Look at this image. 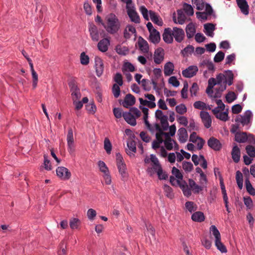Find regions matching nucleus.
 <instances>
[{"mask_svg": "<svg viewBox=\"0 0 255 255\" xmlns=\"http://www.w3.org/2000/svg\"><path fill=\"white\" fill-rule=\"evenodd\" d=\"M106 23H102L107 32L111 34L117 33L120 29L121 22L117 16L114 13H111L106 18Z\"/></svg>", "mask_w": 255, "mask_h": 255, "instance_id": "f257e3e1", "label": "nucleus"}, {"mask_svg": "<svg viewBox=\"0 0 255 255\" xmlns=\"http://www.w3.org/2000/svg\"><path fill=\"white\" fill-rule=\"evenodd\" d=\"M150 162H151L150 166L147 168L146 172L149 176H152L162 166L159 160L154 154H150V158L148 157L145 158V163H149Z\"/></svg>", "mask_w": 255, "mask_h": 255, "instance_id": "f03ea898", "label": "nucleus"}, {"mask_svg": "<svg viewBox=\"0 0 255 255\" xmlns=\"http://www.w3.org/2000/svg\"><path fill=\"white\" fill-rule=\"evenodd\" d=\"M141 116V112L135 107L131 108L129 112H124L123 117L126 122L132 126L136 125V119Z\"/></svg>", "mask_w": 255, "mask_h": 255, "instance_id": "7ed1b4c3", "label": "nucleus"}, {"mask_svg": "<svg viewBox=\"0 0 255 255\" xmlns=\"http://www.w3.org/2000/svg\"><path fill=\"white\" fill-rule=\"evenodd\" d=\"M210 232L215 237V244L217 248L222 253H227V250L221 242V235L217 227L215 225H212L210 228Z\"/></svg>", "mask_w": 255, "mask_h": 255, "instance_id": "20e7f679", "label": "nucleus"}, {"mask_svg": "<svg viewBox=\"0 0 255 255\" xmlns=\"http://www.w3.org/2000/svg\"><path fill=\"white\" fill-rule=\"evenodd\" d=\"M98 165L100 171L103 173V177L106 184L110 185L112 182V179L107 166L104 161L101 160L98 161Z\"/></svg>", "mask_w": 255, "mask_h": 255, "instance_id": "39448f33", "label": "nucleus"}, {"mask_svg": "<svg viewBox=\"0 0 255 255\" xmlns=\"http://www.w3.org/2000/svg\"><path fill=\"white\" fill-rule=\"evenodd\" d=\"M117 165L119 173L121 174L123 178L127 177L126 166L123 161V158L120 153L116 154Z\"/></svg>", "mask_w": 255, "mask_h": 255, "instance_id": "423d86ee", "label": "nucleus"}, {"mask_svg": "<svg viewBox=\"0 0 255 255\" xmlns=\"http://www.w3.org/2000/svg\"><path fill=\"white\" fill-rule=\"evenodd\" d=\"M127 14L131 22L139 23L140 19L139 16L136 11L134 5H132L126 8Z\"/></svg>", "mask_w": 255, "mask_h": 255, "instance_id": "0eeeda50", "label": "nucleus"}, {"mask_svg": "<svg viewBox=\"0 0 255 255\" xmlns=\"http://www.w3.org/2000/svg\"><path fill=\"white\" fill-rule=\"evenodd\" d=\"M252 115V112L248 110L244 113V115L238 116L235 119V122L238 124L240 123L243 126H244L250 123Z\"/></svg>", "mask_w": 255, "mask_h": 255, "instance_id": "6e6552de", "label": "nucleus"}, {"mask_svg": "<svg viewBox=\"0 0 255 255\" xmlns=\"http://www.w3.org/2000/svg\"><path fill=\"white\" fill-rule=\"evenodd\" d=\"M56 172L58 177L63 180H67L69 179L71 176V174L69 170L67 168L63 166L57 167Z\"/></svg>", "mask_w": 255, "mask_h": 255, "instance_id": "1a4fd4ad", "label": "nucleus"}, {"mask_svg": "<svg viewBox=\"0 0 255 255\" xmlns=\"http://www.w3.org/2000/svg\"><path fill=\"white\" fill-rule=\"evenodd\" d=\"M172 31L173 38H174L176 42L180 43L183 40L185 37V32L182 28L174 27Z\"/></svg>", "mask_w": 255, "mask_h": 255, "instance_id": "9d476101", "label": "nucleus"}, {"mask_svg": "<svg viewBox=\"0 0 255 255\" xmlns=\"http://www.w3.org/2000/svg\"><path fill=\"white\" fill-rule=\"evenodd\" d=\"M88 28L92 40L98 41L100 38V34L97 27L93 23H89Z\"/></svg>", "mask_w": 255, "mask_h": 255, "instance_id": "9b49d317", "label": "nucleus"}, {"mask_svg": "<svg viewBox=\"0 0 255 255\" xmlns=\"http://www.w3.org/2000/svg\"><path fill=\"white\" fill-rule=\"evenodd\" d=\"M198 71V68L197 66L192 65L183 70L182 74L183 77L190 78L194 76L197 74Z\"/></svg>", "mask_w": 255, "mask_h": 255, "instance_id": "f8f14e48", "label": "nucleus"}, {"mask_svg": "<svg viewBox=\"0 0 255 255\" xmlns=\"http://www.w3.org/2000/svg\"><path fill=\"white\" fill-rule=\"evenodd\" d=\"M69 85L70 87L72 100H78L80 99L81 97V94L80 92V89L78 88L77 86L74 82H71Z\"/></svg>", "mask_w": 255, "mask_h": 255, "instance_id": "ddd939ff", "label": "nucleus"}, {"mask_svg": "<svg viewBox=\"0 0 255 255\" xmlns=\"http://www.w3.org/2000/svg\"><path fill=\"white\" fill-rule=\"evenodd\" d=\"M200 117L205 127L209 128L211 126L212 119L209 113L205 111L200 112Z\"/></svg>", "mask_w": 255, "mask_h": 255, "instance_id": "4468645a", "label": "nucleus"}, {"mask_svg": "<svg viewBox=\"0 0 255 255\" xmlns=\"http://www.w3.org/2000/svg\"><path fill=\"white\" fill-rule=\"evenodd\" d=\"M95 69L97 76L100 77L104 72V64L102 59L99 57L95 58Z\"/></svg>", "mask_w": 255, "mask_h": 255, "instance_id": "2eb2a0df", "label": "nucleus"}, {"mask_svg": "<svg viewBox=\"0 0 255 255\" xmlns=\"http://www.w3.org/2000/svg\"><path fill=\"white\" fill-rule=\"evenodd\" d=\"M208 146L212 149L216 151L220 150L222 148V144L217 138L211 137L207 142Z\"/></svg>", "mask_w": 255, "mask_h": 255, "instance_id": "dca6fc26", "label": "nucleus"}, {"mask_svg": "<svg viewBox=\"0 0 255 255\" xmlns=\"http://www.w3.org/2000/svg\"><path fill=\"white\" fill-rule=\"evenodd\" d=\"M163 39L166 43H172L173 41L172 29L168 27L165 28L162 34Z\"/></svg>", "mask_w": 255, "mask_h": 255, "instance_id": "f3484780", "label": "nucleus"}, {"mask_svg": "<svg viewBox=\"0 0 255 255\" xmlns=\"http://www.w3.org/2000/svg\"><path fill=\"white\" fill-rule=\"evenodd\" d=\"M164 51L162 48H158L155 50L154 54V62L157 64H160L164 59Z\"/></svg>", "mask_w": 255, "mask_h": 255, "instance_id": "a211bd4d", "label": "nucleus"}, {"mask_svg": "<svg viewBox=\"0 0 255 255\" xmlns=\"http://www.w3.org/2000/svg\"><path fill=\"white\" fill-rule=\"evenodd\" d=\"M238 6L241 12L247 15L249 13V6L246 0H236Z\"/></svg>", "mask_w": 255, "mask_h": 255, "instance_id": "6ab92c4d", "label": "nucleus"}, {"mask_svg": "<svg viewBox=\"0 0 255 255\" xmlns=\"http://www.w3.org/2000/svg\"><path fill=\"white\" fill-rule=\"evenodd\" d=\"M167 135L163 136V142L166 148L170 150L173 148V145H177V142L169 136L168 133H167Z\"/></svg>", "mask_w": 255, "mask_h": 255, "instance_id": "aec40b11", "label": "nucleus"}, {"mask_svg": "<svg viewBox=\"0 0 255 255\" xmlns=\"http://www.w3.org/2000/svg\"><path fill=\"white\" fill-rule=\"evenodd\" d=\"M149 14L151 20L155 24L158 26H162L163 24V22L162 18L160 16L153 11L149 10Z\"/></svg>", "mask_w": 255, "mask_h": 255, "instance_id": "412c9836", "label": "nucleus"}, {"mask_svg": "<svg viewBox=\"0 0 255 255\" xmlns=\"http://www.w3.org/2000/svg\"><path fill=\"white\" fill-rule=\"evenodd\" d=\"M189 186L195 194L199 193L200 191L203 190L205 186L201 185H198L192 179H189L188 180Z\"/></svg>", "mask_w": 255, "mask_h": 255, "instance_id": "4be33fe9", "label": "nucleus"}, {"mask_svg": "<svg viewBox=\"0 0 255 255\" xmlns=\"http://www.w3.org/2000/svg\"><path fill=\"white\" fill-rule=\"evenodd\" d=\"M135 103V97L130 94H127L124 99L123 105L124 107L128 108L129 106H132Z\"/></svg>", "mask_w": 255, "mask_h": 255, "instance_id": "5701e85b", "label": "nucleus"}, {"mask_svg": "<svg viewBox=\"0 0 255 255\" xmlns=\"http://www.w3.org/2000/svg\"><path fill=\"white\" fill-rule=\"evenodd\" d=\"M110 40L108 38H104L99 42L98 48L101 52H105L108 50Z\"/></svg>", "mask_w": 255, "mask_h": 255, "instance_id": "b1692460", "label": "nucleus"}, {"mask_svg": "<svg viewBox=\"0 0 255 255\" xmlns=\"http://www.w3.org/2000/svg\"><path fill=\"white\" fill-rule=\"evenodd\" d=\"M178 140L181 143L185 142L188 138V134L186 129L184 128H180L177 132Z\"/></svg>", "mask_w": 255, "mask_h": 255, "instance_id": "393cba45", "label": "nucleus"}, {"mask_svg": "<svg viewBox=\"0 0 255 255\" xmlns=\"http://www.w3.org/2000/svg\"><path fill=\"white\" fill-rule=\"evenodd\" d=\"M138 46L139 49L144 53H148L149 51V46L147 42L141 37H139L138 39Z\"/></svg>", "mask_w": 255, "mask_h": 255, "instance_id": "a878e982", "label": "nucleus"}, {"mask_svg": "<svg viewBox=\"0 0 255 255\" xmlns=\"http://www.w3.org/2000/svg\"><path fill=\"white\" fill-rule=\"evenodd\" d=\"M204 28L205 29L204 32L206 34L210 37H213L214 31L215 30V25L211 23H206L204 25Z\"/></svg>", "mask_w": 255, "mask_h": 255, "instance_id": "bb28decb", "label": "nucleus"}, {"mask_svg": "<svg viewBox=\"0 0 255 255\" xmlns=\"http://www.w3.org/2000/svg\"><path fill=\"white\" fill-rule=\"evenodd\" d=\"M149 40L154 44L158 43L160 40L159 32L156 30L149 32Z\"/></svg>", "mask_w": 255, "mask_h": 255, "instance_id": "cd10ccee", "label": "nucleus"}, {"mask_svg": "<svg viewBox=\"0 0 255 255\" xmlns=\"http://www.w3.org/2000/svg\"><path fill=\"white\" fill-rule=\"evenodd\" d=\"M186 32L187 37L190 39L192 38L196 32V28L194 24L192 22L189 23L186 27Z\"/></svg>", "mask_w": 255, "mask_h": 255, "instance_id": "c85d7f7f", "label": "nucleus"}, {"mask_svg": "<svg viewBox=\"0 0 255 255\" xmlns=\"http://www.w3.org/2000/svg\"><path fill=\"white\" fill-rule=\"evenodd\" d=\"M241 151L237 145H235L232 151V158L235 162L238 163L240 159Z\"/></svg>", "mask_w": 255, "mask_h": 255, "instance_id": "c756f323", "label": "nucleus"}, {"mask_svg": "<svg viewBox=\"0 0 255 255\" xmlns=\"http://www.w3.org/2000/svg\"><path fill=\"white\" fill-rule=\"evenodd\" d=\"M235 140L239 143H244L247 141V133L246 132H239L235 134Z\"/></svg>", "mask_w": 255, "mask_h": 255, "instance_id": "7c9ffc66", "label": "nucleus"}, {"mask_svg": "<svg viewBox=\"0 0 255 255\" xmlns=\"http://www.w3.org/2000/svg\"><path fill=\"white\" fill-rule=\"evenodd\" d=\"M174 69V66L171 62H167L164 67V73L165 76H170L172 74Z\"/></svg>", "mask_w": 255, "mask_h": 255, "instance_id": "2f4dec72", "label": "nucleus"}, {"mask_svg": "<svg viewBox=\"0 0 255 255\" xmlns=\"http://www.w3.org/2000/svg\"><path fill=\"white\" fill-rule=\"evenodd\" d=\"M186 19V17L182 10H177V19L174 18L173 21L176 23L183 24L185 22Z\"/></svg>", "mask_w": 255, "mask_h": 255, "instance_id": "473e14b6", "label": "nucleus"}, {"mask_svg": "<svg viewBox=\"0 0 255 255\" xmlns=\"http://www.w3.org/2000/svg\"><path fill=\"white\" fill-rule=\"evenodd\" d=\"M191 219L195 222H201L204 221L205 216L203 212L197 211L192 214Z\"/></svg>", "mask_w": 255, "mask_h": 255, "instance_id": "72a5a7b5", "label": "nucleus"}, {"mask_svg": "<svg viewBox=\"0 0 255 255\" xmlns=\"http://www.w3.org/2000/svg\"><path fill=\"white\" fill-rule=\"evenodd\" d=\"M225 79V80L223 82L226 85L228 84L230 86L233 84L234 75L232 71L228 70L226 72V74Z\"/></svg>", "mask_w": 255, "mask_h": 255, "instance_id": "f704fd0d", "label": "nucleus"}, {"mask_svg": "<svg viewBox=\"0 0 255 255\" xmlns=\"http://www.w3.org/2000/svg\"><path fill=\"white\" fill-rule=\"evenodd\" d=\"M156 140L152 142V147L153 149H156L160 147V144L162 143L163 141V136H159V134L155 135Z\"/></svg>", "mask_w": 255, "mask_h": 255, "instance_id": "c9c22d12", "label": "nucleus"}, {"mask_svg": "<svg viewBox=\"0 0 255 255\" xmlns=\"http://www.w3.org/2000/svg\"><path fill=\"white\" fill-rule=\"evenodd\" d=\"M236 179L239 189H242L243 186V177L242 173L239 170L236 172Z\"/></svg>", "mask_w": 255, "mask_h": 255, "instance_id": "e433bc0d", "label": "nucleus"}, {"mask_svg": "<svg viewBox=\"0 0 255 255\" xmlns=\"http://www.w3.org/2000/svg\"><path fill=\"white\" fill-rule=\"evenodd\" d=\"M192 2L196 5V8L199 10L204 9L207 3L204 2V0H192Z\"/></svg>", "mask_w": 255, "mask_h": 255, "instance_id": "4c0bfd02", "label": "nucleus"}, {"mask_svg": "<svg viewBox=\"0 0 255 255\" xmlns=\"http://www.w3.org/2000/svg\"><path fill=\"white\" fill-rule=\"evenodd\" d=\"M139 101L140 103V106H146L149 108H154L156 106V104L155 102H149L146 100H144L142 98H139Z\"/></svg>", "mask_w": 255, "mask_h": 255, "instance_id": "58836bf2", "label": "nucleus"}, {"mask_svg": "<svg viewBox=\"0 0 255 255\" xmlns=\"http://www.w3.org/2000/svg\"><path fill=\"white\" fill-rule=\"evenodd\" d=\"M163 188L165 195L167 197L172 199L174 197V193L171 187L166 184H164Z\"/></svg>", "mask_w": 255, "mask_h": 255, "instance_id": "ea45409f", "label": "nucleus"}, {"mask_svg": "<svg viewBox=\"0 0 255 255\" xmlns=\"http://www.w3.org/2000/svg\"><path fill=\"white\" fill-rule=\"evenodd\" d=\"M180 187L185 196L189 197L191 195V190L186 183L180 184Z\"/></svg>", "mask_w": 255, "mask_h": 255, "instance_id": "a19ab883", "label": "nucleus"}, {"mask_svg": "<svg viewBox=\"0 0 255 255\" xmlns=\"http://www.w3.org/2000/svg\"><path fill=\"white\" fill-rule=\"evenodd\" d=\"M245 184H246V187L247 191L251 195H255V189L252 185L251 182H250L249 180L247 178L245 180Z\"/></svg>", "mask_w": 255, "mask_h": 255, "instance_id": "79ce46f5", "label": "nucleus"}, {"mask_svg": "<svg viewBox=\"0 0 255 255\" xmlns=\"http://www.w3.org/2000/svg\"><path fill=\"white\" fill-rule=\"evenodd\" d=\"M104 147L108 154L111 153L112 145L109 139L107 137H106L104 139Z\"/></svg>", "mask_w": 255, "mask_h": 255, "instance_id": "37998d69", "label": "nucleus"}, {"mask_svg": "<svg viewBox=\"0 0 255 255\" xmlns=\"http://www.w3.org/2000/svg\"><path fill=\"white\" fill-rule=\"evenodd\" d=\"M127 145L129 150H127V152L129 154L131 152H135L136 149L135 146V142L134 141L130 140L127 142Z\"/></svg>", "mask_w": 255, "mask_h": 255, "instance_id": "c03bdc74", "label": "nucleus"}, {"mask_svg": "<svg viewBox=\"0 0 255 255\" xmlns=\"http://www.w3.org/2000/svg\"><path fill=\"white\" fill-rule=\"evenodd\" d=\"M183 10L188 16H191L194 14L193 8L190 4L184 3L183 5Z\"/></svg>", "mask_w": 255, "mask_h": 255, "instance_id": "a18cd8bd", "label": "nucleus"}, {"mask_svg": "<svg viewBox=\"0 0 255 255\" xmlns=\"http://www.w3.org/2000/svg\"><path fill=\"white\" fill-rule=\"evenodd\" d=\"M215 117L216 118L224 122H226L229 120L228 113L227 111L223 112H220Z\"/></svg>", "mask_w": 255, "mask_h": 255, "instance_id": "49530a36", "label": "nucleus"}, {"mask_svg": "<svg viewBox=\"0 0 255 255\" xmlns=\"http://www.w3.org/2000/svg\"><path fill=\"white\" fill-rule=\"evenodd\" d=\"M157 174L158 178L159 180H166L168 178V175L165 171H164L162 168L158 169L155 173Z\"/></svg>", "mask_w": 255, "mask_h": 255, "instance_id": "de8ad7c7", "label": "nucleus"}, {"mask_svg": "<svg viewBox=\"0 0 255 255\" xmlns=\"http://www.w3.org/2000/svg\"><path fill=\"white\" fill-rule=\"evenodd\" d=\"M80 224V221L77 218H72L70 221V227L72 229H78Z\"/></svg>", "mask_w": 255, "mask_h": 255, "instance_id": "09e8293b", "label": "nucleus"}, {"mask_svg": "<svg viewBox=\"0 0 255 255\" xmlns=\"http://www.w3.org/2000/svg\"><path fill=\"white\" fill-rule=\"evenodd\" d=\"M114 81L116 82L115 84L122 86L123 84V78L122 75L120 73H117L114 75Z\"/></svg>", "mask_w": 255, "mask_h": 255, "instance_id": "8fccbe9b", "label": "nucleus"}, {"mask_svg": "<svg viewBox=\"0 0 255 255\" xmlns=\"http://www.w3.org/2000/svg\"><path fill=\"white\" fill-rule=\"evenodd\" d=\"M205 11H204L205 13H206L208 16H213L214 17H215V14L214 12V10L211 6V5L209 3H206V4L205 6L204 7Z\"/></svg>", "mask_w": 255, "mask_h": 255, "instance_id": "3c124183", "label": "nucleus"}, {"mask_svg": "<svg viewBox=\"0 0 255 255\" xmlns=\"http://www.w3.org/2000/svg\"><path fill=\"white\" fill-rule=\"evenodd\" d=\"M152 128H153V130L155 129L157 131L155 135L159 134V136L167 135V132H164L163 131L162 128L158 124H155L154 127Z\"/></svg>", "mask_w": 255, "mask_h": 255, "instance_id": "603ef678", "label": "nucleus"}, {"mask_svg": "<svg viewBox=\"0 0 255 255\" xmlns=\"http://www.w3.org/2000/svg\"><path fill=\"white\" fill-rule=\"evenodd\" d=\"M120 86H121L118 85L117 84H114L113 86L112 92L114 95V96L116 98H117L120 96L121 92Z\"/></svg>", "mask_w": 255, "mask_h": 255, "instance_id": "864d4df0", "label": "nucleus"}, {"mask_svg": "<svg viewBox=\"0 0 255 255\" xmlns=\"http://www.w3.org/2000/svg\"><path fill=\"white\" fill-rule=\"evenodd\" d=\"M226 99L228 103H231L237 99V96L234 92H229L226 95Z\"/></svg>", "mask_w": 255, "mask_h": 255, "instance_id": "5fc2aeb1", "label": "nucleus"}, {"mask_svg": "<svg viewBox=\"0 0 255 255\" xmlns=\"http://www.w3.org/2000/svg\"><path fill=\"white\" fill-rule=\"evenodd\" d=\"M175 109L176 112L180 115H183L187 112V108L183 104L177 105Z\"/></svg>", "mask_w": 255, "mask_h": 255, "instance_id": "6e6d98bb", "label": "nucleus"}, {"mask_svg": "<svg viewBox=\"0 0 255 255\" xmlns=\"http://www.w3.org/2000/svg\"><path fill=\"white\" fill-rule=\"evenodd\" d=\"M80 62L82 65H87L89 63V57L85 52H82L80 55Z\"/></svg>", "mask_w": 255, "mask_h": 255, "instance_id": "4d7b16f0", "label": "nucleus"}, {"mask_svg": "<svg viewBox=\"0 0 255 255\" xmlns=\"http://www.w3.org/2000/svg\"><path fill=\"white\" fill-rule=\"evenodd\" d=\"M225 53L220 51H219L215 56L214 61L215 62L219 63L221 62L224 58Z\"/></svg>", "mask_w": 255, "mask_h": 255, "instance_id": "13d9d810", "label": "nucleus"}, {"mask_svg": "<svg viewBox=\"0 0 255 255\" xmlns=\"http://www.w3.org/2000/svg\"><path fill=\"white\" fill-rule=\"evenodd\" d=\"M247 153L251 157H255V148L252 145H247L246 147Z\"/></svg>", "mask_w": 255, "mask_h": 255, "instance_id": "bf43d9fd", "label": "nucleus"}, {"mask_svg": "<svg viewBox=\"0 0 255 255\" xmlns=\"http://www.w3.org/2000/svg\"><path fill=\"white\" fill-rule=\"evenodd\" d=\"M182 166L183 169L187 172L191 171L193 168V165L190 162L184 161Z\"/></svg>", "mask_w": 255, "mask_h": 255, "instance_id": "052dcab7", "label": "nucleus"}, {"mask_svg": "<svg viewBox=\"0 0 255 255\" xmlns=\"http://www.w3.org/2000/svg\"><path fill=\"white\" fill-rule=\"evenodd\" d=\"M123 70L133 72L135 70L134 66L131 63L125 62L123 65Z\"/></svg>", "mask_w": 255, "mask_h": 255, "instance_id": "680f3d73", "label": "nucleus"}, {"mask_svg": "<svg viewBox=\"0 0 255 255\" xmlns=\"http://www.w3.org/2000/svg\"><path fill=\"white\" fill-rule=\"evenodd\" d=\"M44 167L46 170H51L52 169L51 165L50 160L48 159V156L44 155Z\"/></svg>", "mask_w": 255, "mask_h": 255, "instance_id": "e2e57ef3", "label": "nucleus"}, {"mask_svg": "<svg viewBox=\"0 0 255 255\" xmlns=\"http://www.w3.org/2000/svg\"><path fill=\"white\" fill-rule=\"evenodd\" d=\"M185 207L187 210H188L190 213L195 211L197 207L194 206V203L191 201L186 202L185 203Z\"/></svg>", "mask_w": 255, "mask_h": 255, "instance_id": "0e129e2a", "label": "nucleus"}, {"mask_svg": "<svg viewBox=\"0 0 255 255\" xmlns=\"http://www.w3.org/2000/svg\"><path fill=\"white\" fill-rule=\"evenodd\" d=\"M139 11L141 13L143 18L145 20H148L149 19L148 15L149 11H148L147 9L144 6L142 5L139 7Z\"/></svg>", "mask_w": 255, "mask_h": 255, "instance_id": "69168bd1", "label": "nucleus"}, {"mask_svg": "<svg viewBox=\"0 0 255 255\" xmlns=\"http://www.w3.org/2000/svg\"><path fill=\"white\" fill-rule=\"evenodd\" d=\"M67 148L70 154L73 155L75 151V144L74 142H67Z\"/></svg>", "mask_w": 255, "mask_h": 255, "instance_id": "338daca9", "label": "nucleus"}, {"mask_svg": "<svg viewBox=\"0 0 255 255\" xmlns=\"http://www.w3.org/2000/svg\"><path fill=\"white\" fill-rule=\"evenodd\" d=\"M168 82L175 87H178L180 85L179 81L175 76H171L170 77L168 80Z\"/></svg>", "mask_w": 255, "mask_h": 255, "instance_id": "774afa93", "label": "nucleus"}]
</instances>
